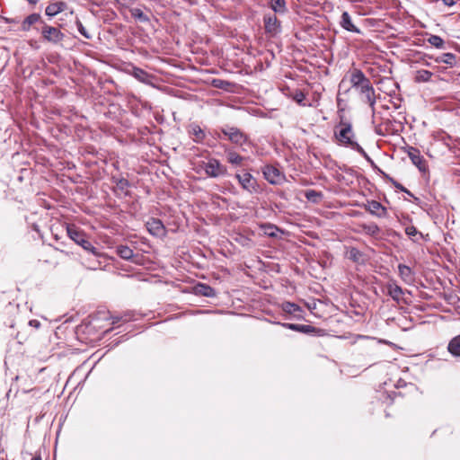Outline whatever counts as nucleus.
<instances>
[{"label": "nucleus", "instance_id": "1", "mask_svg": "<svg viewBox=\"0 0 460 460\" xmlns=\"http://www.w3.org/2000/svg\"><path fill=\"white\" fill-rule=\"evenodd\" d=\"M334 135H335L337 141L341 145H343L347 147H350L351 149L357 151L368 163H370L372 166L376 167L374 161L367 154V152L363 149V147L353 139L355 137V134L352 130V125L350 122L341 120L340 122V124L336 127Z\"/></svg>", "mask_w": 460, "mask_h": 460}, {"label": "nucleus", "instance_id": "2", "mask_svg": "<svg viewBox=\"0 0 460 460\" xmlns=\"http://www.w3.org/2000/svg\"><path fill=\"white\" fill-rule=\"evenodd\" d=\"M66 233L68 237L76 244L80 245L84 250L97 254V249L86 238L85 234L75 225H68L66 226Z\"/></svg>", "mask_w": 460, "mask_h": 460}, {"label": "nucleus", "instance_id": "3", "mask_svg": "<svg viewBox=\"0 0 460 460\" xmlns=\"http://www.w3.org/2000/svg\"><path fill=\"white\" fill-rule=\"evenodd\" d=\"M220 131L227 140L237 146L243 147L244 145L250 144L248 135L236 127L226 125L222 127Z\"/></svg>", "mask_w": 460, "mask_h": 460}, {"label": "nucleus", "instance_id": "4", "mask_svg": "<svg viewBox=\"0 0 460 460\" xmlns=\"http://www.w3.org/2000/svg\"><path fill=\"white\" fill-rule=\"evenodd\" d=\"M199 167L204 170L207 176L218 178L227 174V168L217 158L210 157L208 161H201Z\"/></svg>", "mask_w": 460, "mask_h": 460}, {"label": "nucleus", "instance_id": "5", "mask_svg": "<svg viewBox=\"0 0 460 460\" xmlns=\"http://www.w3.org/2000/svg\"><path fill=\"white\" fill-rule=\"evenodd\" d=\"M356 90L364 97L363 101L369 105L371 111L374 114L376 111V94L375 89L370 81L359 87H357Z\"/></svg>", "mask_w": 460, "mask_h": 460}, {"label": "nucleus", "instance_id": "6", "mask_svg": "<svg viewBox=\"0 0 460 460\" xmlns=\"http://www.w3.org/2000/svg\"><path fill=\"white\" fill-rule=\"evenodd\" d=\"M42 37L45 40L57 44L63 40L65 35L61 31L56 27L44 24L41 30Z\"/></svg>", "mask_w": 460, "mask_h": 460}, {"label": "nucleus", "instance_id": "7", "mask_svg": "<svg viewBox=\"0 0 460 460\" xmlns=\"http://www.w3.org/2000/svg\"><path fill=\"white\" fill-rule=\"evenodd\" d=\"M235 178L243 190L250 193L257 191V181L250 172L237 173Z\"/></svg>", "mask_w": 460, "mask_h": 460}, {"label": "nucleus", "instance_id": "8", "mask_svg": "<svg viewBox=\"0 0 460 460\" xmlns=\"http://www.w3.org/2000/svg\"><path fill=\"white\" fill-rule=\"evenodd\" d=\"M262 172L264 178L270 184H279L284 179V175L281 173V172L277 167L270 164L265 165L262 168Z\"/></svg>", "mask_w": 460, "mask_h": 460}, {"label": "nucleus", "instance_id": "9", "mask_svg": "<svg viewBox=\"0 0 460 460\" xmlns=\"http://www.w3.org/2000/svg\"><path fill=\"white\" fill-rule=\"evenodd\" d=\"M147 231L154 236L163 237L166 234L163 222L158 218H151L146 222Z\"/></svg>", "mask_w": 460, "mask_h": 460}, {"label": "nucleus", "instance_id": "10", "mask_svg": "<svg viewBox=\"0 0 460 460\" xmlns=\"http://www.w3.org/2000/svg\"><path fill=\"white\" fill-rule=\"evenodd\" d=\"M264 27L266 32L275 35L280 31V22L274 14L265 15Z\"/></svg>", "mask_w": 460, "mask_h": 460}, {"label": "nucleus", "instance_id": "11", "mask_svg": "<svg viewBox=\"0 0 460 460\" xmlns=\"http://www.w3.org/2000/svg\"><path fill=\"white\" fill-rule=\"evenodd\" d=\"M340 25L342 29L346 30L347 31L358 34L361 33V31L353 23L350 14L346 11L343 12L341 16Z\"/></svg>", "mask_w": 460, "mask_h": 460}, {"label": "nucleus", "instance_id": "12", "mask_svg": "<svg viewBox=\"0 0 460 460\" xmlns=\"http://www.w3.org/2000/svg\"><path fill=\"white\" fill-rule=\"evenodd\" d=\"M349 81L352 88L356 89L370 80L364 75V73L359 69H354L350 73Z\"/></svg>", "mask_w": 460, "mask_h": 460}, {"label": "nucleus", "instance_id": "13", "mask_svg": "<svg viewBox=\"0 0 460 460\" xmlns=\"http://www.w3.org/2000/svg\"><path fill=\"white\" fill-rule=\"evenodd\" d=\"M226 159L227 163H229L232 165L234 166H240L243 164V162L245 160V158L242 155H240L237 152H235L231 147H225L224 149Z\"/></svg>", "mask_w": 460, "mask_h": 460}, {"label": "nucleus", "instance_id": "14", "mask_svg": "<svg viewBox=\"0 0 460 460\" xmlns=\"http://www.w3.org/2000/svg\"><path fill=\"white\" fill-rule=\"evenodd\" d=\"M385 288L387 289V295L395 302H400L402 296L403 295L402 288L394 280L389 281Z\"/></svg>", "mask_w": 460, "mask_h": 460}, {"label": "nucleus", "instance_id": "15", "mask_svg": "<svg viewBox=\"0 0 460 460\" xmlns=\"http://www.w3.org/2000/svg\"><path fill=\"white\" fill-rule=\"evenodd\" d=\"M366 209L372 215L378 217H385L386 216V208L378 201H368Z\"/></svg>", "mask_w": 460, "mask_h": 460}, {"label": "nucleus", "instance_id": "16", "mask_svg": "<svg viewBox=\"0 0 460 460\" xmlns=\"http://www.w3.org/2000/svg\"><path fill=\"white\" fill-rule=\"evenodd\" d=\"M281 325L287 329L296 331L302 333H313L315 332L316 328L308 324H296V323H281Z\"/></svg>", "mask_w": 460, "mask_h": 460}, {"label": "nucleus", "instance_id": "17", "mask_svg": "<svg viewBox=\"0 0 460 460\" xmlns=\"http://www.w3.org/2000/svg\"><path fill=\"white\" fill-rule=\"evenodd\" d=\"M398 272L399 276L405 283L410 284L414 280V273L411 267L405 264H399Z\"/></svg>", "mask_w": 460, "mask_h": 460}, {"label": "nucleus", "instance_id": "18", "mask_svg": "<svg viewBox=\"0 0 460 460\" xmlns=\"http://www.w3.org/2000/svg\"><path fill=\"white\" fill-rule=\"evenodd\" d=\"M66 3L62 2V1L50 3L46 7L45 13H46V15H48L49 17H53V16L58 14L59 13L63 12L66 9Z\"/></svg>", "mask_w": 460, "mask_h": 460}, {"label": "nucleus", "instance_id": "19", "mask_svg": "<svg viewBox=\"0 0 460 460\" xmlns=\"http://www.w3.org/2000/svg\"><path fill=\"white\" fill-rule=\"evenodd\" d=\"M194 290L196 295H199L206 297H214L217 295L213 288L203 283H199L197 286H195Z\"/></svg>", "mask_w": 460, "mask_h": 460}, {"label": "nucleus", "instance_id": "20", "mask_svg": "<svg viewBox=\"0 0 460 460\" xmlns=\"http://www.w3.org/2000/svg\"><path fill=\"white\" fill-rule=\"evenodd\" d=\"M436 63H444L453 67L456 65V56L453 53H443L434 58Z\"/></svg>", "mask_w": 460, "mask_h": 460}, {"label": "nucleus", "instance_id": "21", "mask_svg": "<svg viewBox=\"0 0 460 460\" xmlns=\"http://www.w3.org/2000/svg\"><path fill=\"white\" fill-rule=\"evenodd\" d=\"M346 256L348 259L356 263H363V252L356 247H349L347 250Z\"/></svg>", "mask_w": 460, "mask_h": 460}, {"label": "nucleus", "instance_id": "22", "mask_svg": "<svg viewBox=\"0 0 460 460\" xmlns=\"http://www.w3.org/2000/svg\"><path fill=\"white\" fill-rule=\"evenodd\" d=\"M447 350L455 357H460V334L454 337L447 345Z\"/></svg>", "mask_w": 460, "mask_h": 460}, {"label": "nucleus", "instance_id": "23", "mask_svg": "<svg viewBox=\"0 0 460 460\" xmlns=\"http://www.w3.org/2000/svg\"><path fill=\"white\" fill-rule=\"evenodd\" d=\"M189 132L196 143H201L206 137L204 131L199 125H191Z\"/></svg>", "mask_w": 460, "mask_h": 460}, {"label": "nucleus", "instance_id": "24", "mask_svg": "<svg viewBox=\"0 0 460 460\" xmlns=\"http://www.w3.org/2000/svg\"><path fill=\"white\" fill-rule=\"evenodd\" d=\"M111 181L116 185V189L124 194H128V189L130 186L129 181L125 178H117L113 176Z\"/></svg>", "mask_w": 460, "mask_h": 460}, {"label": "nucleus", "instance_id": "25", "mask_svg": "<svg viewBox=\"0 0 460 460\" xmlns=\"http://www.w3.org/2000/svg\"><path fill=\"white\" fill-rule=\"evenodd\" d=\"M117 254L124 260L130 261L134 257V252L131 248L127 245L117 246Z\"/></svg>", "mask_w": 460, "mask_h": 460}, {"label": "nucleus", "instance_id": "26", "mask_svg": "<svg viewBox=\"0 0 460 460\" xmlns=\"http://www.w3.org/2000/svg\"><path fill=\"white\" fill-rule=\"evenodd\" d=\"M305 197L308 201L313 202L314 204H318L322 200L323 195L321 191H317L314 190H307L305 192Z\"/></svg>", "mask_w": 460, "mask_h": 460}, {"label": "nucleus", "instance_id": "27", "mask_svg": "<svg viewBox=\"0 0 460 460\" xmlns=\"http://www.w3.org/2000/svg\"><path fill=\"white\" fill-rule=\"evenodd\" d=\"M409 156L413 164H415L420 170H424L423 157L420 155V153L416 149H413L412 152H410Z\"/></svg>", "mask_w": 460, "mask_h": 460}, {"label": "nucleus", "instance_id": "28", "mask_svg": "<svg viewBox=\"0 0 460 460\" xmlns=\"http://www.w3.org/2000/svg\"><path fill=\"white\" fill-rule=\"evenodd\" d=\"M432 75H433V74L429 70H425V69L418 70L416 72V75H415V82H418V83L429 82Z\"/></svg>", "mask_w": 460, "mask_h": 460}, {"label": "nucleus", "instance_id": "29", "mask_svg": "<svg viewBox=\"0 0 460 460\" xmlns=\"http://www.w3.org/2000/svg\"><path fill=\"white\" fill-rule=\"evenodd\" d=\"M282 309L285 313L296 315L297 313H301V307L291 302H285L282 304Z\"/></svg>", "mask_w": 460, "mask_h": 460}, {"label": "nucleus", "instance_id": "30", "mask_svg": "<svg viewBox=\"0 0 460 460\" xmlns=\"http://www.w3.org/2000/svg\"><path fill=\"white\" fill-rule=\"evenodd\" d=\"M40 20V15L39 13H31L28 15L22 24V27L24 31H28L31 27V25L38 22Z\"/></svg>", "mask_w": 460, "mask_h": 460}, {"label": "nucleus", "instance_id": "31", "mask_svg": "<svg viewBox=\"0 0 460 460\" xmlns=\"http://www.w3.org/2000/svg\"><path fill=\"white\" fill-rule=\"evenodd\" d=\"M133 75L135 78H137L138 81L142 83H147L150 78V75L147 72L138 67H134Z\"/></svg>", "mask_w": 460, "mask_h": 460}, {"label": "nucleus", "instance_id": "32", "mask_svg": "<svg viewBox=\"0 0 460 460\" xmlns=\"http://www.w3.org/2000/svg\"><path fill=\"white\" fill-rule=\"evenodd\" d=\"M291 98L300 106H311V104H307L305 102V94L301 90H296L292 94Z\"/></svg>", "mask_w": 460, "mask_h": 460}, {"label": "nucleus", "instance_id": "33", "mask_svg": "<svg viewBox=\"0 0 460 460\" xmlns=\"http://www.w3.org/2000/svg\"><path fill=\"white\" fill-rule=\"evenodd\" d=\"M270 6L275 13H285L286 3L285 0H270Z\"/></svg>", "mask_w": 460, "mask_h": 460}, {"label": "nucleus", "instance_id": "34", "mask_svg": "<svg viewBox=\"0 0 460 460\" xmlns=\"http://www.w3.org/2000/svg\"><path fill=\"white\" fill-rule=\"evenodd\" d=\"M130 13H131L132 17H134L135 19H137L140 22H146L149 21L148 16L146 14H145L143 13V11L139 8L130 9Z\"/></svg>", "mask_w": 460, "mask_h": 460}, {"label": "nucleus", "instance_id": "35", "mask_svg": "<svg viewBox=\"0 0 460 460\" xmlns=\"http://www.w3.org/2000/svg\"><path fill=\"white\" fill-rule=\"evenodd\" d=\"M428 42L434 46L435 48L437 49H443L444 48V44H445V41L444 40L438 36V35H431L429 39H428Z\"/></svg>", "mask_w": 460, "mask_h": 460}, {"label": "nucleus", "instance_id": "36", "mask_svg": "<svg viewBox=\"0 0 460 460\" xmlns=\"http://www.w3.org/2000/svg\"><path fill=\"white\" fill-rule=\"evenodd\" d=\"M364 231L370 235H376L379 233V227L376 224L363 226Z\"/></svg>", "mask_w": 460, "mask_h": 460}, {"label": "nucleus", "instance_id": "37", "mask_svg": "<svg viewBox=\"0 0 460 460\" xmlns=\"http://www.w3.org/2000/svg\"><path fill=\"white\" fill-rule=\"evenodd\" d=\"M75 25L80 34L83 35L85 39L89 40L92 38L79 19H76Z\"/></svg>", "mask_w": 460, "mask_h": 460}, {"label": "nucleus", "instance_id": "38", "mask_svg": "<svg viewBox=\"0 0 460 460\" xmlns=\"http://www.w3.org/2000/svg\"><path fill=\"white\" fill-rule=\"evenodd\" d=\"M111 319H112L111 323L112 324H116V323H119L120 321L128 322L131 318H130V316L128 314H126L123 316H121V315L112 316Z\"/></svg>", "mask_w": 460, "mask_h": 460}, {"label": "nucleus", "instance_id": "39", "mask_svg": "<svg viewBox=\"0 0 460 460\" xmlns=\"http://www.w3.org/2000/svg\"><path fill=\"white\" fill-rule=\"evenodd\" d=\"M379 172L383 174V176L387 179L389 181H391L393 183V185L401 190V188L402 187V185L401 183H399L398 181H396L394 179H393L392 177H390L388 174H386L385 172H384L383 171H381L380 169H378Z\"/></svg>", "mask_w": 460, "mask_h": 460}, {"label": "nucleus", "instance_id": "40", "mask_svg": "<svg viewBox=\"0 0 460 460\" xmlns=\"http://www.w3.org/2000/svg\"><path fill=\"white\" fill-rule=\"evenodd\" d=\"M405 233L410 237L415 236L419 234L417 228L413 226H407L405 228Z\"/></svg>", "mask_w": 460, "mask_h": 460}, {"label": "nucleus", "instance_id": "41", "mask_svg": "<svg viewBox=\"0 0 460 460\" xmlns=\"http://www.w3.org/2000/svg\"><path fill=\"white\" fill-rule=\"evenodd\" d=\"M445 5L447 6H453L456 4L459 0H441Z\"/></svg>", "mask_w": 460, "mask_h": 460}, {"label": "nucleus", "instance_id": "42", "mask_svg": "<svg viewBox=\"0 0 460 460\" xmlns=\"http://www.w3.org/2000/svg\"><path fill=\"white\" fill-rule=\"evenodd\" d=\"M30 324L31 325H35V326H39L40 325L39 322H37L36 320L30 321Z\"/></svg>", "mask_w": 460, "mask_h": 460}, {"label": "nucleus", "instance_id": "43", "mask_svg": "<svg viewBox=\"0 0 460 460\" xmlns=\"http://www.w3.org/2000/svg\"><path fill=\"white\" fill-rule=\"evenodd\" d=\"M31 460H42L40 455L34 456Z\"/></svg>", "mask_w": 460, "mask_h": 460}, {"label": "nucleus", "instance_id": "44", "mask_svg": "<svg viewBox=\"0 0 460 460\" xmlns=\"http://www.w3.org/2000/svg\"><path fill=\"white\" fill-rule=\"evenodd\" d=\"M27 1H28L30 4H36L39 2V0H27Z\"/></svg>", "mask_w": 460, "mask_h": 460}, {"label": "nucleus", "instance_id": "45", "mask_svg": "<svg viewBox=\"0 0 460 460\" xmlns=\"http://www.w3.org/2000/svg\"><path fill=\"white\" fill-rule=\"evenodd\" d=\"M405 193L408 194L409 196H411V197L413 196L412 193L409 190H407V191H405Z\"/></svg>", "mask_w": 460, "mask_h": 460}, {"label": "nucleus", "instance_id": "46", "mask_svg": "<svg viewBox=\"0 0 460 460\" xmlns=\"http://www.w3.org/2000/svg\"><path fill=\"white\" fill-rule=\"evenodd\" d=\"M401 191L405 192V191H407V189H406L405 187H403V186H402V187L401 188Z\"/></svg>", "mask_w": 460, "mask_h": 460}, {"label": "nucleus", "instance_id": "47", "mask_svg": "<svg viewBox=\"0 0 460 460\" xmlns=\"http://www.w3.org/2000/svg\"><path fill=\"white\" fill-rule=\"evenodd\" d=\"M399 107H400V105L394 104L395 109H398Z\"/></svg>", "mask_w": 460, "mask_h": 460}]
</instances>
